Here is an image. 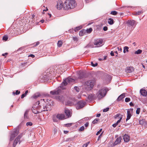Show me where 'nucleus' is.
Returning <instances> with one entry per match:
<instances>
[{"label":"nucleus","instance_id":"nucleus-1","mask_svg":"<svg viewBox=\"0 0 147 147\" xmlns=\"http://www.w3.org/2000/svg\"><path fill=\"white\" fill-rule=\"evenodd\" d=\"M74 82L75 80L74 79L69 77L65 79V80L62 83L61 86L59 87L56 90L50 91V93L51 94L53 95L58 94L61 92V89H65V88L64 87V86H65L69 83Z\"/></svg>","mask_w":147,"mask_h":147},{"label":"nucleus","instance_id":"nucleus-2","mask_svg":"<svg viewBox=\"0 0 147 147\" xmlns=\"http://www.w3.org/2000/svg\"><path fill=\"white\" fill-rule=\"evenodd\" d=\"M76 5L74 0H66L63 4V9L65 10H68L73 9Z\"/></svg>","mask_w":147,"mask_h":147},{"label":"nucleus","instance_id":"nucleus-3","mask_svg":"<svg viewBox=\"0 0 147 147\" xmlns=\"http://www.w3.org/2000/svg\"><path fill=\"white\" fill-rule=\"evenodd\" d=\"M43 109H40L39 108V107L38 106V109L36 110L35 111V109H36V107L35 106L33 107L32 109V112L35 114L40 113L42 111H48L49 110V109L46 107L45 106H43Z\"/></svg>","mask_w":147,"mask_h":147},{"label":"nucleus","instance_id":"nucleus-4","mask_svg":"<svg viewBox=\"0 0 147 147\" xmlns=\"http://www.w3.org/2000/svg\"><path fill=\"white\" fill-rule=\"evenodd\" d=\"M94 84V82L93 80L87 81L85 83V88L88 90H90L93 87Z\"/></svg>","mask_w":147,"mask_h":147},{"label":"nucleus","instance_id":"nucleus-5","mask_svg":"<svg viewBox=\"0 0 147 147\" xmlns=\"http://www.w3.org/2000/svg\"><path fill=\"white\" fill-rule=\"evenodd\" d=\"M108 90L107 89H102L100 90L98 93L97 97L99 99L102 98L106 95Z\"/></svg>","mask_w":147,"mask_h":147},{"label":"nucleus","instance_id":"nucleus-6","mask_svg":"<svg viewBox=\"0 0 147 147\" xmlns=\"http://www.w3.org/2000/svg\"><path fill=\"white\" fill-rule=\"evenodd\" d=\"M25 131H24L23 132L21 133L15 139L14 142L13 144V147H15L16 145L19 142V144L20 143V139L22 137V136L25 134Z\"/></svg>","mask_w":147,"mask_h":147},{"label":"nucleus","instance_id":"nucleus-7","mask_svg":"<svg viewBox=\"0 0 147 147\" xmlns=\"http://www.w3.org/2000/svg\"><path fill=\"white\" fill-rule=\"evenodd\" d=\"M126 23L129 27H132L134 28L136 25L137 22L134 20H129Z\"/></svg>","mask_w":147,"mask_h":147},{"label":"nucleus","instance_id":"nucleus-8","mask_svg":"<svg viewBox=\"0 0 147 147\" xmlns=\"http://www.w3.org/2000/svg\"><path fill=\"white\" fill-rule=\"evenodd\" d=\"M86 102L83 101H80L78 102L76 105V108L79 109L83 107L85 105Z\"/></svg>","mask_w":147,"mask_h":147},{"label":"nucleus","instance_id":"nucleus-9","mask_svg":"<svg viewBox=\"0 0 147 147\" xmlns=\"http://www.w3.org/2000/svg\"><path fill=\"white\" fill-rule=\"evenodd\" d=\"M103 40L102 39H98L95 40L94 44L97 47L101 46L103 45Z\"/></svg>","mask_w":147,"mask_h":147},{"label":"nucleus","instance_id":"nucleus-10","mask_svg":"<svg viewBox=\"0 0 147 147\" xmlns=\"http://www.w3.org/2000/svg\"><path fill=\"white\" fill-rule=\"evenodd\" d=\"M133 109H130L127 110V118L126 119V121H127L130 119L132 116L131 113L133 112Z\"/></svg>","mask_w":147,"mask_h":147},{"label":"nucleus","instance_id":"nucleus-11","mask_svg":"<svg viewBox=\"0 0 147 147\" xmlns=\"http://www.w3.org/2000/svg\"><path fill=\"white\" fill-rule=\"evenodd\" d=\"M63 7V4L61 1H58L57 5V8L59 9H60Z\"/></svg>","mask_w":147,"mask_h":147},{"label":"nucleus","instance_id":"nucleus-12","mask_svg":"<svg viewBox=\"0 0 147 147\" xmlns=\"http://www.w3.org/2000/svg\"><path fill=\"white\" fill-rule=\"evenodd\" d=\"M122 139V138L121 136L117 138L114 143V145H116L117 144L120 143L121 142Z\"/></svg>","mask_w":147,"mask_h":147},{"label":"nucleus","instance_id":"nucleus-13","mask_svg":"<svg viewBox=\"0 0 147 147\" xmlns=\"http://www.w3.org/2000/svg\"><path fill=\"white\" fill-rule=\"evenodd\" d=\"M123 138L124 142H128L129 140V136L128 135L125 134L123 136Z\"/></svg>","mask_w":147,"mask_h":147},{"label":"nucleus","instance_id":"nucleus-14","mask_svg":"<svg viewBox=\"0 0 147 147\" xmlns=\"http://www.w3.org/2000/svg\"><path fill=\"white\" fill-rule=\"evenodd\" d=\"M134 70V68L131 67H127L126 69V72L127 73H130Z\"/></svg>","mask_w":147,"mask_h":147},{"label":"nucleus","instance_id":"nucleus-15","mask_svg":"<svg viewBox=\"0 0 147 147\" xmlns=\"http://www.w3.org/2000/svg\"><path fill=\"white\" fill-rule=\"evenodd\" d=\"M56 117L60 120L64 119L65 115L63 114H58L56 116Z\"/></svg>","mask_w":147,"mask_h":147},{"label":"nucleus","instance_id":"nucleus-16","mask_svg":"<svg viewBox=\"0 0 147 147\" xmlns=\"http://www.w3.org/2000/svg\"><path fill=\"white\" fill-rule=\"evenodd\" d=\"M39 104H41V103H40L39 102H38L36 103V105H34L33 107H34V106H35L36 108V109H35V111H36V110H37V109H38V106L39 107V108L40 109H43V106H44L43 105V106H41V105H40Z\"/></svg>","mask_w":147,"mask_h":147},{"label":"nucleus","instance_id":"nucleus-17","mask_svg":"<svg viewBox=\"0 0 147 147\" xmlns=\"http://www.w3.org/2000/svg\"><path fill=\"white\" fill-rule=\"evenodd\" d=\"M140 93L141 95L146 96L147 95V92L144 89H141L140 90Z\"/></svg>","mask_w":147,"mask_h":147},{"label":"nucleus","instance_id":"nucleus-18","mask_svg":"<svg viewBox=\"0 0 147 147\" xmlns=\"http://www.w3.org/2000/svg\"><path fill=\"white\" fill-rule=\"evenodd\" d=\"M65 113L67 116L68 117H70L71 116V113L69 110L65 109Z\"/></svg>","mask_w":147,"mask_h":147},{"label":"nucleus","instance_id":"nucleus-19","mask_svg":"<svg viewBox=\"0 0 147 147\" xmlns=\"http://www.w3.org/2000/svg\"><path fill=\"white\" fill-rule=\"evenodd\" d=\"M125 93H123L118 97L117 99V100L118 101H120L123 98H124L125 97Z\"/></svg>","mask_w":147,"mask_h":147},{"label":"nucleus","instance_id":"nucleus-20","mask_svg":"<svg viewBox=\"0 0 147 147\" xmlns=\"http://www.w3.org/2000/svg\"><path fill=\"white\" fill-rule=\"evenodd\" d=\"M56 99L58 101L63 102L64 100V98L62 96H58L56 97Z\"/></svg>","mask_w":147,"mask_h":147},{"label":"nucleus","instance_id":"nucleus-21","mask_svg":"<svg viewBox=\"0 0 147 147\" xmlns=\"http://www.w3.org/2000/svg\"><path fill=\"white\" fill-rule=\"evenodd\" d=\"M19 133V131L18 129H16L14 130L11 134V135H13L14 137L16 136Z\"/></svg>","mask_w":147,"mask_h":147},{"label":"nucleus","instance_id":"nucleus-22","mask_svg":"<svg viewBox=\"0 0 147 147\" xmlns=\"http://www.w3.org/2000/svg\"><path fill=\"white\" fill-rule=\"evenodd\" d=\"M75 100H72V101H68L67 102V104L68 105L71 106L74 105L75 103Z\"/></svg>","mask_w":147,"mask_h":147},{"label":"nucleus","instance_id":"nucleus-23","mask_svg":"<svg viewBox=\"0 0 147 147\" xmlns=\"http://www.w3.org/2000/svg\"><path fill=\"white\" fill-rule=\"evenodd\" d=\"M139 123L140 124L142 125H145L146 123L144 119L140 120L139 121Z\"/></svg>","mask_w":147,"mask_h":147},{"label":"nucleus","instance_id":"nucleus-24","mask_svg":"<svg viewBox=\"0 0 147 147\" xmlns=\"http://www.w3.org/2000/svg\"><path fill=\"white\" fill-rule=\"evenodd\" d=\"M122 117H121L120 118V119H119L117 122L116 123H114L113 125H112L113 127H115L120 122L121 120V119H122Z\"/></svg>","mask_w":147,"mask_h":147},{"label":"nucleus","instance_id":"nucleus-25","mask_svg":"<svg viewBox=\"0 0 147 147\" xmlns=\"http://www.w3.org/2000/svg\"><path fill=\"white\" fill-rule=\"evenodd\" d=\"M94 95L92 94H90L88 96V99L90 101H92L94 98Z\"/></svg>","mask_w":147,"mask_h":147},{"label":"nucleus","instance_id":"nucleus-26","mask_svg":"<svg viewBox=\"0 0 147 147\" xmlns=\"http://www.w3.org/2000/svg\"><path fill=\"white\" fill-rule=\"evenodd\" d=\"M108 23L110 25H112L114 23L113 20V19L110 18L108 20Z\"/></svg>","mask_w":147,"mask_h":147},{"label":"nucleus","instance_id":"nucleus-27","mask_svg":"<svg viewBox=\"0 0 147 147\" xmlns=\"http://www.w3.org/2000/svg\"><path fill=\"white\" fill-rule=\"evenodd\" d=\"M129 47L127 46L124 47L123 48V52L124 53H125L126 52H128L129 51Z\"/></svg>","mask_w":147,"mask_h":147},{"label":"nucleus","instance_id":"nucleus-28","mask_svg":"<svg viewBox=\"0 0 147 147\" xmlns=\"http://www.w3.org/2000/svg\"><path fill=\"white\" fill-rule=\"evenodd\" d=\"M122 117V115H121V114H116L115 115L114 117V118L115 119H119L120 118Z\"/></svg>","mask_w":147,"mask_h":147},{"label":"nucleus","instance_id":"nucleus-29","mask_svg":"<svg viewBox=\"0 0 147 147\" xmlns=\"http://www.w3.org/2000/svg\"><path fill=\"white\" fill-rule=\"evenodd\" d=\"M85 31L84 30H82L80 32L79 34L80 36H82L84 35V34H85Z\"/></svg>","mask_w":147,"mask_h":147},{"label":"nucleus","instance_id":"nucleus-30","mask_svg":"<svg viewBox=\"0 0 147 147\" xmlns=\"http://www.w3.org/2000/svg\"><path fill=\"white\" fill-rule=\"evenodd\" d=\"M28 111L26 110L24 113V116L25 118L27 119L28 118Z\"/></svg>","mask_w":147,"mask_h":147},{"label":"nucleus","instance_id":"nucleus-31","mask_svg":"<svg viewBox=\"0 0 147 147\" xmlns=\"http://www.w3.org/2000/svg\"><path fill=\"white\" fill-rule=\"evenodd\" d=\"M40 96V93H37L35 94L33 96V98H36Z\"/></svg>","mask_w":147,"mask_h":147},{"label":"nucleus","instance_id":"nucleus-32","mask_svg":"<svg viewBox=\"0 0 147 147\" xmlns=\"http://www.w3.org/2000/svg\"><path fill=\"white\" fill-rule=\"evenodd\" d=\"M57 46L58 47H61L62 45V42L61 40H59L57 42Z\"/></svg>","mask_w":147,"mask_h":147},{"label":"nucleus","instance_id":"nucleus-33","mask_svg":"<svg viewBox=\"0 0 147 147\" xmlns=\"http://www.w3.org/2000/svg\"><path fill=\"white\" fill-rule=\"evenodd\" d=\"M142 52V50H141L140 49H138L137 51H136L135 52V54H141Z\"/></svg>","mask_w":147,"mask_h":147},{"label":"nucleus","instance_id":"nucleus-34","mask_svg":"<svg viewBox=\"0 0 147 147\" xmlns=\"http://www.w3.org/2000/svg\"><path fill=\"white\" fill-rule=\"evenodd\" d=\"M81 28L82 27L81 26H79L78 27H77L76 28H75L74 30L75 32L76 31L80 30Z\"/></svg>","mask_w":147,"mask_h":147},{"label":"nucleus","instance_id":"nucleus-35","mask_svg":"<svg viewBox=\"0 0 147 147\" xmlns=\"http://www.w3.org/2000/svg\"><path fill=\"white\" fill-rule=\"evenodd\" d=\"M84 76L83 74V73H80L79 75V78L80 79L83 78Z\"/></svg>","mask_w":147,"mask_h":147},{"label":"nucleus","instance_id":"nucleus-36","mask_svg":"<svg viewBox=\"0 0 147 147\" xmlns=\"http://www.w3.org/2000/svg\"><path fill=\"white\" fill-rule=\"evenodd\" d=\"M117 13L116 11H112L111 13L113 15H115L117 14Z\"/></svg>","mask_w":147,"mask_h":147},{"label":"nucleus","instance_id":"nucleus-37","mask_svg":"<svg viewBox=\"0 0 147 147\" xmlns=\"http://www.w3.org/2000/svg\"><path fill=\"white\" fill-rule=\"evenodd\" d=\"M74 139L73 138H69L65 140V141L67 142L68 141H72Z\"/></svg>","mask_w":147,"mask_h":147},{"label":"nucleus","instance_id":"nucleus-38","mask_svg":"<svg viewBox=\"0 0 147 147\" xmlns=\"http://www.w3.org/2000/svg\"><path fill=\"white\" fill-rule=\"evenodd\" d=\"M143 12L142 11H138L137 12H136V14H137V15H139L140 14H141Z\"/></svg>","mask_w":147,"mask_h":147},{"label":"nucleus","instance_id":"nucleus-39","mask_svg":"<svg viewBox=\"0 0 147 147\" xmlns=\"http://www.w3.org/2000/svg\"><path fill=\"white\" fill-rule=\"evenodd\" d=\"M91 65H92V66H93V67H95V66H97V65H98V63H95V64H94L93 63V62H91Z\"/></svg>","mask_w":147,"mask_h":147},{"label":"nucleus","instance_id":"nucleus-40","mask_svg":"<svg viewBox=\"0 0 147 147\" xmlns=\"http://www.w3.org/2000/svg\"><path fill=\"white\" fill-rule=\"evenodd\" d=\"M32 124V123L31 122H28L26 123V125L27 126H31Z\"/></svg>","mask_w":147,"mask_h":147},{"label":"nucleus","instance_id":"nucleus-41","mask_svg":"<svg viewBox=\"0 0 147 147\" xmlns=\"http://www.w3.org/2000/svg\"><path fill=\"white\" fill-rule=\"evenodd\" d=\"M92 31V29L91 28H90L88 29H87L86 30L87 32L88 33H90Z\"/></svg>","mask_w":147,"mask_h":147},{"label":"nucleus","instance_id":"nucleus-42","mask_svg":"<svg viewBox=\"0 0 147 147\" xmlns=\"http://www.w3.org/2000/svg\"><path fill=\"white\" fill-rule=\"evenodd\" d=\"M140 108H138L136 111V113L139 114L140 113Z\"/></svg>","mask_w":147,"mask_h":147},{"label":"nucleus","instance_id":"nucleus-43","mask_svg":"<svg viewBox=\"0 0 147 147\" xmlns=\"http://www.w3.org/2000/svg\"><path fill=\"white\" fill-rule=\"evenodd\" d=\"M98 121V119H95L93 121L92 123L93 124L96 123Z\"/></svg>","mask_w":147,"mask_h":147},{"label":"nucleus","instance_id":"nucleus-44","mask_svg":"<svg viewBox=\"0 0 147 147\" xmlns=\"http://www.w3.org/2000/svg\"><path fill=\"white\" fill-rule=\"evenodd\" d=\"M53 120L54 122H57V120L55 116H53Z\"/></svg>","mask_w":147,"mask_h":147},{"label":"nucleus","instance_id":"nucleus-45","mask_svg":"<svg viewBox=\"0 0 147 147\" xmlns=\"http://www.w3.org/2000/svg\"><path fill=\"white\" fill-rule=\"evenodd\" d=\"M84 126H82L80 127L79 129V131H82L84 130Z\"/></svg>","mask_w":147,"mask_h":147},{"label":"nucleus","instance_id":"nucleus-46","mask_svg":"<svg viewBox=\"0 0 147 147\" xmlns=\"http://www.w3.org/2000/svg\"><path fill=\"white\" fill-rule=\"evenodd\" d=\"M15 137H14V136H13V135L11 134L10 138V141H12V140H13L14 139Z\"/></svg>","mask_w":147,"mask_h":147},{"label":"nucleus","instance_id":"nucleus-47","mask_svg":"<svg viewBox=\"0 0 147 147\" xmlns=\"http://www.w3.org/2000/svg\"><path fill=\"white\" fill-rule=\"evenodd\" d=\"M130 99L129 98H125V101L126 102H128L130 101Z\"/></svg>","mask_w":147,"mask_h":147},{"label":"nucleus","instance_id":"nucleus-48","mask_svg":"<svg viewBox=\"0 0 147 147\" xmlns=\"http://www.w3.org/2000/svg\"><path fill=\"white\" fill-rule=\"evenodd\" d=\"M73 40L74 41H76V42L77 41H78V40L77 37H73Z\"/></svg>","mask_w":147,"mask_h":147},{"label":"nucleus","instance_id":"nucleus-49","mask_svg":"<svg viewBox=\"0 0 147 147\" xmlns=\"http://www.w3.org/2000/svg\"><path fill=\"white\" fill-rule=\"evenodd\" d=\"M74 89L77 92H79V88L77 86H75L74 87Z\"/></svg>","mask_w":147,"mask_h":147},{"label":"nucleus","instance_id":"nucleus-50","mask_svg":"<svg viewBox=\"0 0 147 147\" xmlns=\"http://www.w3.org/2000/svg\"><path fill=\"white\" fill-rule=\"evenodd\" d=\"M109 108H107L103 109V112H106L108 111L109 110Z\"/></svg>","mask_w":147,"mask_h":147},{"label":"nucleus","instance_id":"nucleus-51","mask_svg":"<svg viewBox=\"0 0 147 147\" xmlns=\"http://www.w3.org/2000/svg\"><path fill=\"white\" fill-rule=\"evenodd\" d=\"M8 38L7 36H4L3 37V39L5 40H7L8 39Z\"/></svg>","mask_w":147,"mask_h":147},{"label":"nucleus","instance_id":"nucleus-52","mask_svg":"<svg viewBox=\"0 0 147 147\" xmlns=\"http://www.w3.org/2000/svg\"><path fill=\"white\" fill-rule=\"evenodd\" d=\"M102 131V129H100L99 130V131H98L96 133V135H99L100 133Z\"/></svg>","mask_w":147,"mask_h":147},{"label":"nucleus","instance_id":"nucleus-53","mask_svg":"<svg viewBox=\"0 0 147 147\" xmlns=\"http://www.w3.org/2000/svg\"><path fill=\"white\" fill-rule=\"evenodd\" d=\"M89 142H88V143H86L85 144H84L83 146V147H87V146H88V144H89Z\"/></svg>","mask_w":147,"mask_h":147},{"label":"nucleus","instance_id":"nucleus-54","mask_svg":"<svg viewBox=\"0 0 147 147\" xmlns=\"http://www.w3.org/2000/svg\"><path fill=\"white\" fill-rule=\"evenodd\" d=\"M72 125V123H68L65 124V125L67 127H70Z\"/></svg>","mask_w":147,"mask_h":147},{"label":"nucleus","instance_id":"nucleus-55","mask_svg":"<svg viewBox=\"0 0 147 147\" xmlns=\"http://www.w3.org/2000/svg\"><path fill=\"white\" fill-rule=\"evenodd\" d=\"M103 29L104 31H107L108 29V28L107 26H105L104 27Z\"/></svg>","mask_w":147,"mask_h":147},{"label":"nucleus","instance_id":"nucleus-56","mask_svg":"<svg viewBox=\"0 0 147 147\" xmlns=\"http://www.w3.org/2000/svg\"><path fill=\"white\" fill-rule=\"evenodd\" d=\"M26 96V95L25 94V93H24V94H23L21 95V98H24V97H25Z\"/></svg>","mask_w":147,"mask_h":147},{"label":"nucleus","instance_id":"nucleus-57","mask_svg":"<svg viewBox=\"0 0 147 147\" xmlns=\"http://www.w3.org/2000/svg\"><path fill=\"white\" fill-rule=\"evenodd\" d=\"M20 92L18 91V90H16V92L15 94L16 95H18L20 94Z\"/></svg>","mask_w":147,"mask_h":147},{"label":"nucleus","instance_id":"nucleus-58","mask_svg":"<svg viewBox=\"0 0 147 147\" xmlns=\"http://www.w3.org/2000/svg\"><path fill=\"white\" fill-rule=\"evenodd\" d=\"M89 125V123L88 122H87L86 123H85L84 124V125L85 127H88Z\"/></svg>","mask_w":147,"mask_h":147},{"label":"nucleus","instance_id":"nucleus-59","mask_svg":"<svg viewBox=\"0 0 147 147\" xmlns=\"http://www.w3.org/2000/svg\"><path fill=\"white\" fill-rule=\"evenodd\" d=\"M110 54L111 56H113L114 55V52L113 51H111L110 53Z\"/></svg>","mask_w":147,"mask_h":147},{"label":"nucleus","instance_id":"nucleus-60","mask_svg":"<svg viewBox=\"0 0 147 147\" xmlns=\"http://www.w3.org/2000/svg\"><path fill=\"white\" fill-rule=\"evenodd\" d=\"M117 48V49H118V50L119 51H120L121 52V51L122 50V48H119V47H118Z\"/></svg>","mask_w":147,"mask_h":147},{"label":"nucleus","instance_id":"nucleus-61","mask_svg":"<svg viewBox=\"0 0 147 147\" xmlns=\"http://www.w3.org/2000/svg\"><path fill=\"white\" fill-rule=\"evenodd\" d=\"M39 44V42H36V44L35 45V46H36L38 45Z\"/></svg>","mask_w":147,"mask_h":147},{"label":"nucleus","instance_id":"nucleus-62","mask_svg":"<svg viewBox=\"0 0 147 147\" xmlns=\"http://www.w3.org/2000/svg\"><path fill=\"white\" fill-rule=\"evenodd\" d=\"M129 105L130 106H134V104L132 102H130V103H129Z\"/></svg>","mask_w":147,"mask_h":147},{"label":"nucleus","instance_id":"nucleus-63","mask_svg":"<svg viewBox=\"0 0 147 147\" xmlns=\"http://www.w3.org/2000/svg\"><path fill=\"white\" fill-rule=\"evenodd\" d=\"M8 54L7 53H5L4 54H2V55L3 56H5V55H7Z\"/></svg>","mask_w":147,"mask_h":147},{"label":"nucleus","instance_id":"nucleus-64","mask_svg":"<svg viewBox=\"0 0 147 147\" xmlns=\"http://www.w3.org/2000/svg\"><path fill=\"white\" fill-rule=\"evenodd\" d=\"M29 56H30L32 57V58H34V55L32 54L30 55H29Z\"/></svg>","mask_w":147,"mask_h":147}]
</instances>
